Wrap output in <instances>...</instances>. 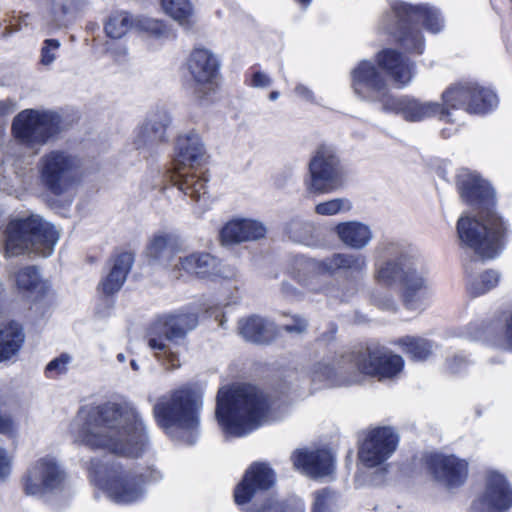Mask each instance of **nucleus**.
Segmentation results:
<instances>
[{
    "instance_id": "8fccbe9b",
    "label": "nucleus",
    "mask_w": 512,
    "mask_h": 512,
    "mask_svg": "<svg viewBox=\"0 0 512 512\" xmlns=\"http://www.w3.org/2000/svg\"><path fill=\"white\" fill-rule=\"evenodd\" d=\"M136 475L139 483H141L143 487H145V484L158 482L163 478L162 472L154 466H149L142 471L136 470Z\"/></svg>"
},
{
    "instance_id": "f03ea898",
    "label": "nucleus",
    "mask_w": 512,
    "mask_h": 512,
    "mask_svg": "<svg viewBox=\"0 0 512 512\" xmlns=\"http://www.w3.org/2000/svg\"><path fill=\"white\" fill-rule=\"evenodd\" d=\"M375 63L361 60L350 72L351 88L362 100L385 104V97L390 96L386 77L399 87L408 85L415 73V63L393 48H383L376 53Z\"/></svg>"
},
{
    "instance_id": "f257e3e1",
    "label": "nucleus",
    "mask_w": 512,
    "mask_h": 512,
    "mask_svg": "<svg viewBox=\"0 0 512 512\" xmlns=\"http://www.w3.org/2000/svg\"><path fill=\"white\" fill-rule=\"evenodd\" d=\"M461 200L474 215H462L456 222L459 245L481 261L498 258L511 237V225L497 210L493 186L479 173L463 169L455 177Z\"/></svg>"
},
{
    "instance_id": "4be33fe9",
    "label": "nucleus",
    "mask_w": 512,
    "mask_h": 512,
    "mask_svg": "<svg viewBox=\"0 0 512 512\" xmlns=\"http://www.w3.org/2000/svg\"><path fill=\"white\" fill-rule=\"evenodd\" d=\"M382 111L400 115L407 122H421L431 117L441 120V113L445 110L439 102H422L409 95L395 96L391 93L385 97Z\"/></svg>"
},
{
    "instance_id": "6e6d98bb",
    "label": "nucleus",
    "mask_w": 512,
    "mask_h": 512,
    "mask_svg": "<svg viewBox=\"0 0 512 512\" xmlns=\"http://www.w3.org/2000/svg\"><path fill=\"white\" fill-rule=\"evenodd\" d=\"M15 432V424L11 418H0V433L12 435Z\"/></svg>"
},
{
    "instance_id": "1a4fd4ad",
    "label": "nucleus",
    "mask_w": 512,
    "mask_h": 512,
    "mask_svg": "<svg viewBox=\"0 0 512 512\" xmlns=\"http://www.w3.org/2000/svg\"><path fill=\"white\" fill-rule=\"evenodd\" d=\"M374 277L375 281L385 288L400 287L401 300L408 309L413 308L414 304L427 294V279L404 255L385 261L376 270Z\"/></svg>"
},
{
    "instance_id": "13d9d810",
    "label": "nucleus",
    "mask_w": 512,
    "mask_h": 512,
    "mask_svg": "<svg viewBox=\"0 0 512 512\" xmlns=\"http://www.w3.org/2000/svg\"><path fill=\"white\" fill-rule=\"evenodd\" d=\"M13 111V105L7 101H0V118H3Z\"/></svg>"
},
{
    "instance_id": "20e7f679",
    "label": "nucleus",
    "mask_w": 512,
    "mask_h": 512,
    "mask_svg": "<svg viewBox=\"0 0 512 512\" xmlns=\"http://www.w3.org/2000/svg\"><path fill=\"white\" fill-rule=\"evenodd\" d=\"M77 440L113 454L137 458L146 446L142 423L136 418H82Z\"/></svg>"
},
{
    "instance_id": "37998d69",
    "label": "nucleus",
    "mask_w": 512,
    "mask_h": 512,
    "mask_svg": "<svg viewBox=\"0 0 512 512\" xmlns=\"http://www.w3.org/2000/svg\"><path fill=\"white\" fill-rule=\"evenodd\" d=\"M89 416H138V412L127 401H108L93 407Z\"/></svg>"
},
{
    "instance_id": "f704fd0d",
    "label": "nucleus",
    "mask_w": 512,
    "mask_h": 512,
    "mask_svg": "<svg viewBox=\"0 0 512 512\" xmlns=\"http://www.w3.org/2000/svg\"><path fill=\"white\" fill-rule=\"evenodd\" d=\"M24 334L19 323L11 320L0 326V362L10 359L21 348Z\"/></svg>"
},
{
    "instance_id": "a211bd4d",
    "label": "nucleus",
    "mask_w": 512,
    "mask_h": 512,
    "mask_svg": "<svg viewBox=\"0 0 512 512\" xmlns=\"http://www.w3.org/2000/svg\"><path fill=\"white\" fill-rule=\"evenodd\" d=\"M512 506V486L495 470L485 474L483 491L473 501L474 512H505Z\"/></svg>"
},
{
    "instance_id": "2f4dec72",
    "label": "nucleus",
    "mask_w": 512,
    "mask_h": 512,
    "mask_svg": "<svg viewBox=\"0 0 512 512\" xmlns=\"http://www.w3.org/2000/svg\"><path fill=\"white\" fill-rule=\"evenodd\" d=\"M238 329L245 340L255 344H269L278 336L275 325L258 315L240 319Z\"/></svg>"
},
{
    "instance_id": "e2e57ef3",
    "label": "nucleus",
    "mask_w": 512,
    "mask_h": 512,
    "mask_svg": "<svg viewBox=\"0 0 512 512\" xmlns=\"http://www.w3.org/2000/svg\"><path fill=\"white\" fill-rule=\"evenodd\" d=\"M131 366H132V368H133V369H135V370L137 369V366H136L135 361H132V362H131Z\"/></svg>"
},
{
    "instance_id": "7ed1b4c3",
    "label": "nucleus",
    "mask_w": 512,
    "mask_h": 512,
    "mask_svg": "<svg viewBox=\"0 0 512 512\" xmlns=\"http://www.w3.org/2000/svg\"><path fill=\"white\" fill-rule=\"evenodd\" d=\"M420 24L431 33L443 28V20L438 10L425 5H413L395 0L390 10L380 19V28L393 43L408 54L421 55L425 50V38Z\"/></svg>"
},
{
    "instance_id": "c756f323",
    "label": "nucleus",
    "mask_w": 512,
    "mask_h": 512,
    "mask_svg": "<svg viewBox=\"0 0 512 512\" xmlns=\"http://www.w3.org/2000/svg\"><path fill=\"white\" fill-rule=\"evenodd\" d=\"M266 234L265 226L252 219H235L227 222L220 231L225 244H238L261 239Z\"/></svg>"
},
{
    "instance_id": "c85d7f7f",
    "label": "nucleus",
    "mask_w": 512,
    "mask_h": 512,
    "mask_svg": "<svg viewBox=\"0 0 512 512\" xmlns=\"http://www.w3.org/2000/svg\"><path fill=\"white\" fill-rule=\"evenodd\" d=\"M171 124V117L164 110H158L147 117L139 127L134 144L137 149L148 144H159L168 141L167 129Z\"/></svg>"
},
{
    "instance_id": "5fc2aeb1",
    "label": "nucleus",
    "mask_w": 512,
    "mask_h": 512,
    "mask_svg": "<svg viewBox=\"0 0 512 512\" xmlns=\"http://www.w3.org/2000/svg\"><path fill=\"white\" fill-rule=\"evenodd\" d=\"M266 511L269 512H304L301 507H295L291 505H281V504H270L266 507Z\"/></svg>"
},
{
    "instance_id": "dca6fc26",
    "label": "nucleus",
    "mask_w": 512,
    "mask_h": 512,
    "mask_svg": "<svg viewBox=\"0 0 512 512\" xmlns=\"http://www.w3.org/2000/svg\"><path fill=\"white\" fill-rule=\"evenodd\" d=\"M290 460L296 471L313 480L332 478L336 471V456L328 447L296 449Z\"/></svg>"
},
{
    "instance_id": "4c0bfd02",
    "label": "nucleus",
    "mask_w": 512,
    "mask_h": 512,
    "mask_svg": "<svg viewBox=\"0 0 512 512\" xmlns=\"http://www.w3.org/2000/svg\"><path fill=\"white\" fill-rule=\"evenodd\" d=\"M134 26V17L126 10H112L103 21L106 37L117 40L124 37Z\"/></svg>"
},
{
    "instance_id": "c9c22d12",
    "label": "nucleus",
    "mask_w": 512,
    "mask_h": 512,
    "mask_svg": "<svg viewBox=\"0 0 512 512\" xmlns=\"http://www.w3.org/2000/svg\"><path fill=\"white\" fill-rule=\"evenodd\" d=\"M339 239L351 248L361 249L371 240L369 227L360 222H342L335 227Z\"/></svg>"
},
{
    "instance_id": "423d86ee",
    "label": "nucleus",
    "mask_w": 512,
    "mask_h": 512,
    "mask_svg": "<svg viewBox=\"0 0 512 512\" xmlns=\"http://www.w3.org/2000/svg\"><path fill=\"white\" fill-rule=\"evenodd\" d=\"M90 482L112 502L131 505L140 501L145 487L139 483L136 470L118 461L103 462L92 459L88 466Z\"/></svg>"
},
{
    "instance_id": "864d4df0",
    "label": "nucleus",
    "mask_w": 512,
    "mask_h": 512,
    "mask_svg": "<svg viewBox=\"0 0 512 512\" xmlns=\"http://www.w3.org/2000/svg\"><path fill=\"white\" fill-rule=\"evenodd\" d=\"M271 83V80L270 78L260 72V71H257V72H254L253 75H252V79H251V84L252 86L254 87H267L269 86Z\"/></svg>"
},
{
    "instance_id": "ea45409f",
    "label": "nucleus",
    "mask_w": 512,
    "mask_h": 512,
    "mask_svg": "<svg viewBox=\"0 0 512 512\" xmlns=\"http://www.w3.org/2000/svg\"><path fill=\"white\" fill-rule=\"evenodd\" d=\"M472 90L475 95L469 98V114H486L497 106L498 97L491 89L473 82Z\"/></svg>"
},
{
    "instance_id": "393cba45",
    "label": "nucleus",
    "mask_w": 512,
    "mask_h": 512,
    "mask_svg": "<svg viewBox=\"0 0 512 512\" xmlns=\"http://www.w3.org/2000/svg\"><path fill=\"white\" fill-rule=\"evenodd\" d=\"M182 250L183 242L177 234L158 232L149 239L143 255L148 264L166 268Z\"/></svg>"
},
{
    "instance_id": "a18cd8bd",
    "label": "nucleus",
    "mask_w": 512,
    "mask_h": 512,
    "mask_svg": "<svg viewBox=\"0 0 512 512\" xmlns=\"http://www.w3.org/2000/svg\"><path fill=\"white\" fill-rule=\"evenodd\" d=\"M335 494L329 488L318 490L314 494L313 512H333Z\"/></svg>"
},
{
    "instance_id": "b1692460",
    "label": "nucleus",
    "mask_w": 512,
    "mask_h": 512,
    "mask_svg": "<svg viewBox=\"0 0 512 512\" xmlns=\"http://www.w3.org/2000/svg\"><path fill=\"white\" fill-rule=\"evenodd\" d=\"M220 64L215 55L205 48H194L188 59L187 69L194 81L214 92L217 87V77L219 74Z\"/></svg>"
},
{
    "instance_id": "412c9836",
    "label": "nucleus",
    "mask_w": 512,
    "mask_h": 512,
    "mask_svg": "<svg viewBox=\"0 0 512 512\" xmlns=\"http://www.w3.org/2000/svg\"><path fill=\"white\" fill-rule=\"evenodd\" d=\"M65 482V473L51 459L38 461L24 479V491L27 495L42 497L48 492L59 490Z\"/></svg>"
},
{
    "instance_id": "9d476101",
    "label": "nucleus",
    "mask_w": 512,
    "mask_h": 512,
    "mask_svg": "<svg viewBox=\"0 0 512 512\" xmlns=\"http://www.w3.org/2000/svg\"><path fill=\"white\" fill-rule=\"evenodd\" d=\"M60 131V116L49 111L24 109L13 118L11 124L13 138L27 148L45 145Z\"/></svg>"
},
{
    "instance_id": "e433bc0d",
    "label": "nucleus",
    "mask_w": 512,
    "mask_h": 512,
    "mask_svg": "<svg viewBox=\"0 0 512 512\" xmlns=\"http://www.w3.org/2000/svg\"><path fill=\"white\" fill-rule=\"evenodd\" d=\"M225 438L242 437L267 423L268 418H216Z\"/></svg>"
},
{
    "instance_id": "473e14b6",
    "label": "nucleus",
    "mask_w": 512,
    "mask_h": 512,
    "mask_svg": "<svg viewBox=\"0 0 512 512\" xmlns=\"http://www.w3.org/2000/svg\"><path fill=\"white\" fill-rule=\"evenodd\" d=\"M472 84L471 81L458 82L443 91L440 105L443 106L445 111L441 113V120L449 122L452 110L462 109L469 113V98L475 95Z\"/></svg>"
},
{
    "instance_id": "4d7b16f0",
    "label": "nucleus",
    "mask_w": 512,
    "mask_h": 512,
    "mask_svg": "<svg viewBox=\"0 0 512 512\" xmlns=\"http://www.w3.org/2000/svg\"><path fill=\"white\" fill-rule=\"evenodd\" d=\"M504 335L507 344L512 348V312L506 320Z\"/></svg>"
},
{
    "instance_id": "0eeeda50",
    "label": "nucleus",
    "mask_w": 512,
    "mask_h": 512,
    "mask_svg": "<svg viewBox=\"0 0 512 512\" xmlns=\"http://www.w3.org/2000/svg\"><path fill=\"white\" fill-rule=\"evenodd\" d=\"M198 324V314L194 312H178L158 317L148 332V346L155 351L159 360L163 361L166 369L180 367L178 353L171 351L166 342L177 343L186 337L188 331Z\"/></svg>"
},
{
    "instance_id": "aec40b11",
    "label": "nucleus",
    "mask_w": 512,
    "mask_h": 512,
    "mask_svg": "<svg viewBox=\"0 0 512 512\" xmlns=\"http://www.w3.org/2000/svg\"><path fill=\"white\" fill-rule=\"evenodd\" d=\"M202 408V394L189 386L161 396L153 407L154 416H198Z\"/></svg>"
},
{
    "instance_id": "f8f14e48",
    "label": "nucleus",
    "mask_w": 512,
    "mask_h": 512,
    "mask_svg": "<svg viewBox=\"0 0 512 512\" xmlns=\"http://www.w3.org/2000/svg\"><path fill=\"white\" fill-rule=\"evenodd\" d=\"M268 396L251 384H236L219 389L215 416H266Z\"/></svg>"
},
{
    "instance_id": "9b49d317",
    "label": "nucleus",
    "mask_w": 512,
    "mask_h": 512,
    "mask_svg": "<svg viewBox=\"0 0 512 512\" xmlns=\"http://www.w3.org/2000/svg\"><path fill=\"white\" fill-rule=\"evenodd\" d=\"M353 363L360 374L384 384L398 382L405 372L404 358L380 344L354 352Z\"/></svg>"
},
{
    "instance_id": "338daca9",
    "label": "nucleus",
    "mask_w": 512,
    "mask_h": 512,
    "mask_svg": "<svg viewBox=\"0 0 512 512\" xmlns=\"http://www.w3.org/2000/svg\"><path fill=\"white\" fill-rule=\"evenodd\" d=\"M118 358H119L120 360H123V355H122V354H119V355H118Z\"/></svg>"
},
{
    "instance_id": "0e129e2a",
    "label": "nucleus",
    "mask_w": 512,
    "mask_h": 512,
    "mask_svg": "<svg viewBox=\"0 0 512 512\" xmlns=\"http://www.w3.org/2000/svg\"><path fill=\"white\" fill-rule=\"evenodd\" d=\"M82 412H83V408H81V409L79 410V412H78V416H81Z\"/></svg>"
},
{
    "instance_id": "bf43d9fd",
    "label": "nucleus",
    "mask_w": 512,
    "mask_h": 512,
    "mask_svg": "<svg viewBox=\"0 0 512 512\" xmlns=\"http://www.w3.org/2000/svg\"><path fill=\"white\" fill-rule=\"evenodd\" d=\"M297 5L300 6L301 9L305 10L307 9L313 0H293Z\"/></svg>"
},
{
    "instance_id": "603ef678",
    "label": "nucleus",
    "mask_w": 512,
    "mask_h": 512,
    "mask_svg": "<svg viewBox=\"0 0 512 512\" xmlns=\"http://www.w3.org/2000/svg\"><path fill=\"white\" fill-rule=\"evenodd\" d=\"M12 458L4 448L0 447V480L6 478L11 471Z\"/></svg>"
},
{
    "instance_id": "72a5a7b5",
    "label": "nucleus",
    "mask_w": 512,
    "mask_h": 512,
    "mask_svg": "<svg viewBox=\"0 0 512 512\" xmlns=\"http://www.w3.org/2000/svg\"><path fill=\"white\" fill-rule=\"evenodd\" d=\"M414 362H424L433 354V342L420 336L405 335L392 341Z\"/></svg>"
},
{
    "instance_id": "49530a36",
    "label": "nucleus",
    "mask_w": 512,
    "mask_h": 512,
    "mask_svg": "<svg viewBox=\"0 0 512 512\" xmlns=\"http://www.w3.org/2000/svg\"><path fill=\"white\" fill-rule=\"evenodd\" d=\"M133 27L153 36H161L166 32V25L163 21L147 17L134 18Z\"/></svg>"
},
{
    "instance_id": "39448f33",
    "label": "nucleus",
    "mask_w": 512,
    "mask_h": 512,
    "mask_svg": "<svg viewBox=\"0 0 512 512\" xmlns=\"http://www.w3.org/2000/svg\"><path fill=\"white\" fill-rule=\"evenodd\" d=\"M6 258L34 254L47 257L52 254L59 234L54 226L39 215L11 219L3 231Z\"/></svg>"
},
{
    "instance_id": "c03bdc74",
    "label": "nucleus",
    "mask_w": 512,
    "mask_h": 512,
    "mask_svg": "<svg viewBox=\"0 0 512 512\" xmlns=\"http://www.w3.org/2000/svg\"><path fill=\"white\" fill-rule=\"evenodd\" d=\"M351 203L347 199L335 198L318 203L315 206V213L322 216L336 215L341 211H349Z\"/></svg>"
},
{
    "instance_id": "2eb2a0df",
    "label": "nucleus",
    "mask_w": 512,
    "mask_h": 512,
    "mask_svg": "<svg viewBox=\"0 0 512 512\" xmlns=\"http://www.w3.org/2000/svg\"><path fill=\"white\" fill-rule=\"evenodd\" d=\"M275 484V473L268 463L255 462L246 470L243 480L237 485L234 498L238 505H245L246 512H265L266 505H258V495Z\"/></svg>"
},
{
    "instance_id": "bb28decb",
    "label": "nucleus",
    "mask_w": 512,
    "mask_h": 512,
    "mask_svg": "<svg viewBox=\"0 0 512 512\" xmlns=\"http://www.w3.org/2000/svg\"><path fill=\"white\" fill-rule=\"evenodd\" d=\"M17 292L31 303H40L47 297L50 285L35 265H27L13 273Z\"/></svg>"
},
{
    "instance_id": "a19ab883",
    "label": "nucleus",
    "mask_w": 512,
    "mask_h": 512,
    "mask_svg": "<svg viewBox=\"0 0 512 512\" xmlns=\"http://www.w3.org/2000/svg\"><path fill=\"white\" fill-rule=\"evenodd\" d=\"M500 274L494 269L483 271L478 279L470 281L466 290L471 297L481 296L498 286Z\"/></svg>"
},
{
    "instance_id": "69168bd1",
    "label": "nucleus",
    "mask_w": 512,
    "mask_h": 512,
    "mask_svg": "<svg viewBox=\"0 0 512 512\" xmlns=\"http://www.w3.org/2000/svg\"><path fill=\"white\" fill-rule=\"evenodd\" d=\"M118 358H119L120 360H123V355H122V354H119V355H118Z\"/></svg>"
},
{
    "instance_id": "58836bf2",
    "label": "nucleus",
    "mask_w": 512,
    "mask_h": 512,
    "mask_svg": "<svg viewBox=\"0 0 512 512\" xmlns=\"http://www.w3.org/2000/svg\"><path fill=\"white\" fill-rule=\"evenodd\" d=\"M157 423L171 437L187 442H192L199 425L197 418H157Z\"/></svg>"
},
{
    "instance_id": "ddd939ff",
    "label": "nucleus",
    "mask_w": 512,
    "mask_h": 512,
    "mask_svg": "<svg viewBox=\"0 0 512 512\" xmlns=\"http://www.w3.org/2000/svg\"><path fill=\"white\" fill-rule=\"evenodd\" d=\"M343 166L332 146L320 144L308 164L307 191L314 195L329 194L343 184Z\"/></svg>"
},
{
    "instance_id": "052dcab7",
    "label": "nucleus",
    "mask_w": 512,
    "mask_h": 512,
    "mask_svg": "<svg viewBox=\"0 0 512 512\" xmlns=\"http://www.w3.org/2000/svg\"><path fill=\"white\" fill-rule=\"evenodd\" d=\"M282 290L284 293L289 294L290 293V286L288 284L283 283L282 284Z\"/></svg>"
},
{
    "instance_id": "5701e85b",
    "label": "nucleus",
    "mask_w": 512,
    "mask_h": 512,
    "mask_svg": "<svg viewBox=\"0 0 512 512\" xmlns=\"http://www.w3.org/2000/svg\"><path fill=\"white\" fill-rule=\"evenodd\" d=\"M88 0H46V12L43 17L48 32L68 28L83 13Z\"/></svg>"
},
{
    "instance_id": "de8ad7c7",
    "label": "nucleus",
    "mask_w": 512,
    "mask_h": 512,
    "mask_svg": "<svg viewBox=\"0 0 512 512\" xmlns=\"http://www.w3.org/2000/svg\"><path fill=\"white\" fill-rule=\"evenodd\" d=\"M70 361L69 355L62 353L60 356L51 360L45 367L44 374L47 378H55L66 373L67 364Z\"/></svg>"
},
{
    "instance_id": "6ab92c4d",
    "label": "nucleus",
    "mask_w": 512,
    "mask_h": 512,
    "mask_svg": "<svg viewBox=\"0 0 512 512\" xmlns=\"http://www.w3.org/2000/svg\"><path fill=\"white\" fill-rule=\"evenodd\" d=\"M433 478L452 491L463 486L469 475V462L454 454L431 453L425 457Z\"/></svg>"
},
{
    "instance_id": "4468645a",
    "label": "nucleus",
    "mask_w": 512,
    "mask_h": 512,
    "mask_svg": "<svg viewBox=\"0 0 512 512\" xmlns=\"http://www.w3.org/2000/svg\"><path fill=\"white\" fill-rule=\"evenodd\" d=\"M400 433L392 426H377L362 432L358 440V460L367 468L384 465L396 452Z\"/></svg>"
},
{
    "instance_id": "09e8293b",
    "label": "nucleus",
    "mask_w": 512,
    "mask_h": 512,
    "mask_svg": "<svg viewBox=\"0 0 512 512\" xmlns=\"http://www.w3.org/2000/svg\"><path fill=\"white\" fill-rule=\"evenodd\" d=\"M60 42L57 39H46L41 48L40 62L43 65H50L56 58L55 52L59 49Z\"/></svg>"
},
{
    "instance_id": "f3484780",
    "label": "nucleus",
    "mask_w": 512,
    "mask_h": 512,
    "mask_svg": "<svg viewBox=\"0 0 512 512\" xmlns=\"http://www.w3.org/2000/svg\"><path fill=\"white\" fill-rule=\"evenodd\" d=\"M41 161V179L45 188L55 196L62 195L73 184V157L53 150L45 154Z\"/></svg>"
},
{
    "instance_id": "cd10ccee",
    "label": "nucleus",
    "mask_w": 512,
    "mask_h": 512,
    "mask_svg": "<svg viewBox=\"0 0 512 512\" xmlns=\"http://www.w3.org/2000/svg\"><path fill=\"white\" fill-rule=\"evenodd\" d=\"M110 261L111 268L99 284V290L105 296H112L122 288L133 267L135 255L131 251L116 252Z\"/></svg>"
},
{
    "instance_id": "6e6552de",
    "label": "nucleus",
    "mask_w": 512,
    "mask_h": 512,
    "mask_svg": "<svg viewBox=\"0 0 512 512\" xmlns=\"http://www.w3.org/2000/svg\"><path fill=\"white\" fill-rule=\"evenodd\" d=\"M204 148L197 135L179 136L176 141V153L173 160V170L170 181L174 186L193 201H199L208 193L205 176H197L186 171V166L193 167L203 156Z\"/></svg>"
},
{
    "instance_id": "680f3d73",
    "label": "nucleus",
    "mask_w": 512,
    "mask_h": 512,
    "mask_svg": "<svg viewBox=\"0 0 512 512\" xmlns=\"http://www.w3.org/2000/svg\"><path fill=\"white\" fill-rule=\"evenodd\" d=\"M278 95H279V93H278L277 91H272V92H270V94H269V98H270L271 100H275V99H277Z\"/></svg>"
},
{
    "instance_id": "79ce46f5",
    "label": "nucleus",
    "mask_w": 512,
    "mask_h": 512,
    "mask_svg": "<svg viewBox=\"0 0 512 512\" xmlns=\"http://www.w3.org/2000/svg\"><path fill=\"white\" fill-rule=\"evenodd\" d=\"M165 13L180 25H189L193 7L189 0H161Z\"/></svg>"
},
{
    "instance_id": "3c124183",
    "label": "nucleus",
    "mask_w": 512,
    "mask_h": 512,
    "mask_svg": "<svg viewBox=\"0 0 512 512\" xmlns=\"http://www.w3.org/2000/svg\"><path fill=\"white\" fill-rule=\"evenodd\" d=\"M292 320H293V323L292 324H286V325H283V330L288 332V333H303L306 328H307V321L298 316V315H293L292 316Z\"/></svg>"
},
{
    "instance_id": "a878e982",
    "label": "nucleus",
    "mask_w": 512,
    "mask_h": 512,
    "mask_svg": "<svg viewBox=\"0 0 512 512\" xmlns=\"http://www.w3.org/2000/svg\"><path fill=\"white\" fill-rule=\"evenodd\" d=\"M179 269L209 281L225 279L229 273L222 260L208 252H194L180 258Z\"/></svg>"
},
{
    "instance_id": "7c9ffc66",
    "label": "nucleus",
    "mask_w": 512,
    "mask_h": 512,
    "mask_svg": "<svg viewBox=\"0 0 512 512\" xmlns=\"http://www.w3.org/2000/svg\"><path fill=\"white\" fill-rule=\"evenodd\" d=\"M367 267L366 257L362 254L334 253L319 261L316 265L318 272L335 275L343 272L349 275L362 274Z\"/></svg>"
}]
</instances>
